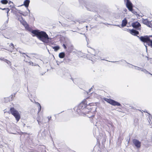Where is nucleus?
<instances>
[{"instance_id": "nucleus-14", "label": "nucleus", "mask_w": 152, "mask_h": 152, "mask_svg": "<svg viewBox=\"0 0 152 152\" xmlns=\"http://www.w3.org/2000/svg\"><path fill=\"white\" fill-rule=\"evenodd\" d=\"M96 104L94 103H91L89 104L88 105L87 104V107H91V110H90V111L92 110V109L94 108H94H96ZM90 112H91L90 111Z\"/></svg>"}, {"instance_id": "nucleus-28", "label": "nucleus", "mask_w": 152, "mask_h": 152, "mask_svg": "<svg viewBox=\"0 0 152 152\" xmlns=\"http://www.w3.org/2000/svg\"><path fill=\"white\" fill-rule=\"evenodd\" d=\"M92 116L91 115V116H88V117L89 118L91 117Z\"/></svg>"}, {"instance_id": "nucleus-26", "label": "nucleus", "mask_w": 152, "mask_h": 152, "mask_svg": "<svg viewBox=\"0 0 152 152\" xmlns=\"http://www.w3.org/2000/svg\"><path fill=\"white\" fill-rule=\"evenodd\" d=\"M68 61V62L70 61H71V59L70 58H68L67 59Z\"/></svg>"}, {"instance_id": "nucleus-24", "label": "nucleus", "mask_w": 152, "mask_h": 152, "mask_svg": "<svg viewBox=\"0 0 152 152\" xmlns=\"http://www.w3.org/2000/svg\"><path fill=\"white\" fill-rule=\"evenodd\" d=\"M63 46L64 47V48H65V49L66 48V47L65 44H63Z\"/></svg>"}, {"instance_id": "nucleus-16", "label": "nucleus", "mask_w": 152, "mask_h": 152, "mask_svg": "<svg viewBox=\"0 0 152 152\" xmlns=\"http://www.w3.org/2000/svg\"><path fill=\"white\" fill-rule=\"evenodd\" d=\"M65 54L64 52H61L59 53V57L61 58H63L65 56Z\"/></svg>"}, {"instance_id": "nucleus-7", "label": "nucleus", "mask_w": 152, "mask_h": 152, "mask_svg": "<svg viewBox=\"0 0 152 152\" xmlns=\"http://www.w3.org/2000/svg\"><path fill=\"white\" fill-rule=\"evenodd\" d=\"M132 142L137 148H140L141 146V143L140 141L137 139H134L132 140Z\"/></svg>"}, {"instance_id": "nucleus-8", "label": "nucleus", "mask_w": 152, "mask_h": 152, "mask_svg": "<svg viewBox=\"0 0 152 152\" xmlns=\"http://www.w3.org/2000/svg\"><path fill=\"white\" fill-rule=\"evenodd\" d=\"M21 23L25 27L26 30L29 31H32L31 28L29 27V25L26 22L24 21H23L22 22H21Z\"/></svg>"}, {"instance_id": "nucleus-2", "label": "nucleus", "mask_w": 152, "mask_h": 152, "mask_svg": "<svg viewBox=\"0 0 152 152\" xmlns=\"http://www.w3.org/2000/svg\"><path fill=\"white\" fill-rule=\"evenodd\" d=\"M78 107L79 110H82L81 112L84 114L91 113L90 112L91 108L87 107V102L86 99H84L79 105Z\"/></svg>"}, {"instance_id": "nucleus-3", "label": "nucleus", "mask_w": 152, "mask_h": 152, "mask_svg": "<svg viewBox=\"0 0 152 152\" xmlns=\"http://www.w3.org/2000/svg\"><path fill=\"white\" fill-rule=\"evenodd\" d=\"M139 38L142 42L146 43L149 46L152 48V36H141Z\"/></svg>"}, {"instance_id": "nucleus-15", "label": "nucleus", "mask_w": 152, "mask_h": 152, "mask_svg": "<svg viewBox=\"0 0 152 152\" xmlns=\"http://www.w3.org/2000/svg\"><path fill=\"white\" fill-rule=\"evenodd\" d=\"M30 1L29 0H25L24 2V5L26 7H28L29 6Z\"/></svg>"}, {"instance_id": "nucleus-5", "label": "nucleus", "mask_w": 152, "mask_h": 152, "mask_svg": "<svg viewBox=\"0 0 152 152\" xmlns=\"http://www.w3.org/2000/svg\"><path fill=\"white\" fill-rule=\"evenodd\" d=\"M125 1H126V6L129 11L132 12L134 14L137 15V13L136 12H134L133 9L132 4L129 0H124Z\"/></svg>"}, {"instance_id": "nucleus-9", "label": "nucleus", "mask_w": 152, "mask_h": 152, "mask_svg": "<svg viewBox=\"0 0 152 152\" xmlns=\"http://www.w3.org/2000/svg\"><path fill=\"white\" fill-rule=\"evenodd\" d=\"M142 22L143 24L146 25L148 27L152 28V25L151 21H148V19H143L142 20Z\"/></svg>"}, {"instance_id": "nucleus-12", "label": "nucleus", "mask_w": 152, "mask_h": 152, "mask_svg": "<svg viewBox=\"0 0 152 152\" xmlns=\"http://www.w3.org/2000/svg\"><path fill=\"white\" fill-rule=\"evenodd\" d=\"M130 33L134 35H137L139 34V32L138 31L133 29L130 30Z\"/></svg>"}, {"instance_id": "nucleus-18", "label": "nucleus", "mask_w": 152, "mask_h": 152, "mask_svg": "<svg viewBox=\"0 0 152 152\" xmlns=\"http://www.w3.org/2000/svg\"><path fill=\"white\" fill-rule=\"evenodd\" d=\"M0 9H1L2 10H5L7 14H8L9 11H10V10L9 8H4L3 9H2L1 8H0Z\"/></svg>"}, {"instance_id": "nucleus-1", "label": "nucleus", "mask_w": 152, "mask_h": 152, "mask_svg": "<svg viewBox=\"0 0 152 152\" xmlns=\"http://www.w3.org/2000/svg\"><path fill=\"white\" fill-rule=\"evenodd\" d=\"M31 32L34 35L33 36H36L39 39L43 42H46L49 39L48 35L45 31H39L38 30H34Z\"/></svg>"}, {"instance_id": "nucleus-11", "label": "nucleus", "mask_w": 152, "mask_h": 152, "mask_svg": "<svg viewBox=\"0 0 152 152\" xmlns=\"http://www.w3.org/2000/svg\"><path fill=\"white\" fill-rule=\"evenodd\" d=\"M14 46L13 44L11 43L9 45V47L7 48L8 50L12 52L14 48Z\"/></svg>"}, {"instance_id": "nucleus-17", "label": "nucleus", "mask_w": 152, "mask_h": 152, "mask_svg": "<svg viewBox=\"0 0 152 152\" xmlns=\"http://www.w3.org/2000/svg\"><path fill=\"white\" fill-rule=\"evenodd\" d=\"M0 2L2 4H6L8 3V0H1Z\"/></svg>"}, {"instance_id": "nucleus-20", "label": "nucleus", "mask_w": 152, "mask_h": 152, "mask_svg": "<svg viewBox=\"0 0 152 152\" xmlns=\"http://www.w3.org/2000/svg\"><path fill=\"white\" fill-rule=\"evenodd\" d=\"M4 61L7 64H8L9 65L11 66V62L9 61L6 59L4 60Z\"/></svg>"}, {"instance_id": "nucleus-19", "label": "nucleus", "mask_w": 152, "mask_h": 152, "mask_svg": "<svg viewBox=\"0 0 152 152\" xmlns=\"http://www.w3.org/2000/svg\"><path fill=\"white\" fill-rule=\"evenodd\" d=\"M53 48L54 50L56 51L58 50L60 48L58 46H56L53 47Z\"/></svg>"}, {"instance_id": "nucleus-4", "label": "nucleus", "mask_w": 152, "mask_h": 152, "mask_svg": "<svg viewBox=\"0 0 152 152\" xmlns=\"http://www.w3.org/2000/svg\"><path fill=\"white\" fill-rule=\"evenodd\" d=\"M10 111L11 113L15 117L17 122L18 121L20 118V115L18 112L13 107L10 108Z\"/></svg>"}, {"instance_id": "nucleus-27", "label": "nucleus", "mask_w": 152, "mask_h": 152, "mask_svg": "<svg viewBox=\"0 0 152 152\" xmlns=\"http://www.w3.org/2000/svg\"><path fill=\"white\" fill-rule=\"evenodd\" d=\"M11 3H12V2L11 1H8V4H10Z\"/></svg>"}, {"instance_id": "nucleus-6", "label": "nucleus", "mask_w": 152, "mask_h": 152, "mask_svg": "<svg viewBox=\"0 0 152 152\" xmlns=\"http://www.w3.org/2000/svg\"><path fill=\"white\" fill-rule=\"evenodd\" d=\"M104 99V101L113 105L118 106H121V104L113 100L107 98H105Z\"/></svg>"}, {"instance_id": "nucleus-25", "label": "nucleus", "mask_w": 152, "mask_h": 152, "mask_svg": "<svg viewBox=\"0 0 152 152\" xmlns=\"http://www.w3.org/2000/svg\"><path fill=\"white\" fill-rule=\"evenodd\" d=\"M48 121H49L51 119V117L50 116V117H48Z\"/></svg>"}, {"instance_id": "nucleus-13", "label": "nucleus", "mask_w": 152, "mask_h": 152, "mask_svg": "<svg viewBox=\"0 0 152 152\" xmlns=\"http://www.w3.org/2000/svg\"><path fill=\"white\" fill-rule=\"evenodd\" d=\"M127 20L126 18H125L122 20V23L121 24V26L124 27L126 26L127 23Z\"/></svg>"}, {"instance_id": "nucleus-21", "label": "nucleus", "mask_w": 152, "mask_h": 152, "mask_svg": "<svg viewBox=\"0 0 152 152\" xmlns=\"http://www.w3.org/2000/svg\"><path fill=\"white\" fill-rule=\"evenodd\" d=\"M36 103L39 106L38 107V112H40L41 110V106L40 104L38 102H36Z\"/></svg>"}, {"instance_id": "nucleus-10", "label": "nucleus", "mask_w": 152, "mask_h": 152, "mask_svg": "<svg viewBox=\"0 0 152 152\" xmlns=\"http://www.w3.org/2000/svg\"><path fill=\"white\" fill-rule=\"evenodd\" d=\"M132 27L135 28H137L141 26L140 23L137 22H134L132 24Z\"/></svg>"}, {"instance_id": "nucleus-22", "label": "nucleus", "mask_w": 152, "mask_h": 152, "mask_svg": "<svg viewBox=\"0 0 152 152\" xmlns=\"http://www.w3.org/2000/svg\"><path fill=\"white\" fill-rule=\"evenodd\" d=\"M19 52L20 53L22 54L23 55V56L24 57H25V56H26L28 57V56H27V55H26L25 53H23V52H22L21 51H19Z\"/></svg>"}, {"instance_id": "nucleus-23", "label": "nucleus", "mask_w": 152, "mask_h": 152, "mask_svg": "<svg viewBox=\"0 0 152 152\" xmlns=\"http://www.w3.org/2000/svg\"><path fill=\"white\" fill-rule=\"evenodd\" d=\"M28 64L29 65L33 66L34 63L31 61H30L28 62Z\"/></svg>"}]
</instances>
